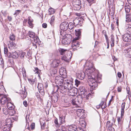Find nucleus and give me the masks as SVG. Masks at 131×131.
<instances>
[{
  "instance_id": "f257e3e1",
  "label": "nucleus",
  "mask_w": 131,
  "mask_h": 131,
  "mask_svg": "<svg viewBox=\"0 0 131 131\" xmlns=\"http://www.w3.org/2000/svg\"><path fill=\"white\" fill-rule=\"evenodd\" d=\"M96 71L93 66L88 68H87L85 71V73L88 76L89 84L92 89L97 86L96 81L99 79L97 75L95 74Z\"/></svg>"
},
{
  "instance_id": "f03ea898",
  "label": "nucleus",
  "mask_w": 131,
  "mask_h": 131,
  "mask_svg": "<svg viewBox=\"0 0 131 131\" xmlns=\"http://www.w3.org/2000/svg\"><path fill=\"white\" fill-rule=\"evenodd\" d=\"M60 32V37L62 40V42L64 45H68L71 42L72 37L71 35L69 34H65V32L62 33V31H61Z\"/></svg>"
},
{
  "instance_id": "7ed1b4c3",
  "label": "nucleus",
  "mask_w": 131,
  "mask_h": 131,
  "mask_svg": "<svg viewBox=\"0 0 131 131\" xmlns=\"http://www.w3.org/2000/svg\"><path fill=\"white\" fill-rule=\"evenodd\" d=\"M73 81V79H72L70 80H67L64 81V86L66 87L68 90V92H69V90H71L70 91L73 90L72 89L73 88L72 85Z\"/></svg>"
},
{
  "instance_id": "20e7f679",
  "label": "nucleus",
  "mask_w": 131,
  "mask_h": 131,
  "mask_svg": "<svg viewBox=\"0 0 131 131\" xmlns=\"http://www.w3.org/2000/svg\"><path fill=\"white\" fill-rule=\"evenodd\" d=\"M63 77L60 75L57 76L55 77V81L57 85L56 86H60L63 84L64 82Z\"/></svg>"
},
{
  "instance_id": "39448f33",
  "label": "nucleus",
  "mask_w": 131,
  "mask_h": 131,
  "mask_svg": "<svg viewBox=\"0 0 131 131\" xmlns=\"http://www.w3.org/2000/svg\"><path fill=\"white\" fill-rule=\"evenodd\" d=\"M54 89L56 90V92H57L58 89H59L60 92L63 94L66 93L67 90L66 87L64 86V85L58 87L55 86L54 87Z\"/></svg>"
},
{
  "instance_id": "423d86ee",
  "label": "nucleus",
  "mask_w": 131,
  "mask_h": 131,
  "mask_svg": "<svg viewBox=\"0 0 131 131\" xmlns=\"http://www.w3.org/2000/svg\"><path fill=\"white\" fill-rule=\"evenodd\" d=\"M54 93L52 94V96L51 97V99L52 102L55 103L57 102L58 100L59 95L58 93L56 92V90L54 89Z\"/></svg>"
},
{
  "instance_id": "0eeeda50",
  "label": "nucleus",
  "mask_w": 131,
  "mask_h": 131,
  "mask_svg": "<svg viewBox=\"0 0 131 131\" xmlns=\"http://www.w3.org/2000/svg\"><path fill=\"white\" fill-rule=\"evenodd\" d=\"M71 52L70 51H68L65 55L62 57L61 58L62 60L67 62L71 59Z\"/></svg>"
},
{
  "instance_id": "6e6552de",
  "label": "nucleus",
  "mask_w": 131,
  "mask_h": 131,
  "mask_svg": "<svg viewBox=\"0 0 131 131\" xmlns=\"http://www.w3.org/2000/svg\"><path fill=\"white\" fill-rule=\"evenodd\" d=\"M69 24L67 22H63L60 25V29L63 30L62 33L65 32L64 31H66L68 29V27Z\"/></svg>"
},
{
  "instance_id": "1a4fd4ad",
  "label": "nucleus",
  "mask_w": 131,
  "mask_h": 131,
  "mask_svg": "<svg viewBox=\"0 0 131 131\" xmlns=\"http://www.w3.org/2000/svg\"><path fill=\"white\" fill-rule=\"evenodd\" d=\"M122 39L124 41L129 42L131 41V35L128 32L126 33L123 36Z\"/></svg>"
},
{
  "instance_id": "9d476101",
  "label": "nucleus",
  "mask_w": 131,
  "mask_h": 131,
  "mask_svg": "<svg viewBox=\"0 0 131 131\" xmlns=\"http://www.w3.org/2000/svg\"><path fill=\"white\" fill-rule=\"evenodd\" d=\"M84 110L83 109H78L76 113L80 118L83 119L85 117V116L84 113Z\"/></svg>"
},
{
  "instance_id": "9b49d317",
  "label": "nucleus",
  "mask_w": 131,
  "mask_h": 131,
  "mask_svg": "<svg viewBox=\"0 0 131 131\" xmlns=\"http://www.w3.org/2000/svg\"><path fill=\"white\" fill-rule=\"evenodd\" d=\"M74 25L75 26L79 25L81 26H82L83 21L82 19L79 18H76L73 21Z\"/></svg>"
},
{
  "instance_id": "f8f14e48",
  "label": "nucleus",
  "mask_w": 131,
  "mask_h": 131,
  "mask_svg": "<svg viewBox=\"0 0 131 131\" xmlns=\"http://www.w3.org/2000/svg\"><path fill=\"white\" fill-rule=\"evenodd\" d=\"M1 104H4L9 102L11 101L10 99L6 96H4L2 97H1Z\"/></svg>"
},
{
  "instance_id": "ddd939ff",
  "label": "nucleus",
  "mask_w": 131,
  "mask_h": 131,
  "mask_svg": "<svg viewBox=\"0 0 131 131\" xmlns=\"http://www.w3.org/2000/svg\"><path fill=\"white\" fill-rule=\"evenodd\" d=\"M78 39V38H74L72 42V47L75 49L76 47H78L79 46V42L77 41V40Z\"/></svg>"
},
{
  "instance_id": "4468645a",
  "label": "nucleus",
  "mask_w": 131,
  "mask_h": 131,
  "mask_svg": "<svg viewBox=\"0 0 131 131\" xmlns=\"http://www.w3.org/2000/svg\"><path fill=\"white\" fill-rule=\"evenodd\" d=\"M60 63V61L58 59H55L53 60L51 64V67L53 68H56L57 67L59 63Z\"/></svg>"
},
{
  "instance_id": "2eb2a0df",
  "label": "nucleus",
  "mask_w": 131,
  "mask_h": 131,
  "mask_svg": "<svg viewBox=\"0 0 131 131\" xmlns=\"http://www.w3.org/2000/svg\"><path fill=\"white\" fill-rule=\"evenodd\" d=\"M124 53L126 57L131 58V48L125 49L124 50Z\"/></svg>"
},
{
  "instance_id": "dca6fc26",
  "label": "nucleus",
  "mask_w": 131,
  "mask_h": 131,
  "mask_svg": "<svg viewBox=\"0 0 131 131\" xmlns=\"http://www.w3.org/2000/svg\"><path fill=\"white\" fill-rule=\"evenodd\" d=\"M59 72L60 75L62 76H63V77H66V73L65 69L63 67H61L59 69Z\"/></svg>"
},
{
  "instance_id": "f3484780",
  "label": "nucleus",
  "mask_w": 131,
  "mask_h": 131,
  "mask_svg": "<svg viewBox=\"0 0 131 131\" xmlns=\"http://www.w3.org/2000/svg\"><path fill=\"white\" fill-rule=\"evenodd\" d=\"M11 127L9 125H5L2 127V131H9Z\"/></svg>"
},
{
  "instance_id": "a211bd4d",
  "label": "nucleus",
  "mask_w": 131,
  "mask_h": 131,
  "mask_svg": "<svg viewBox=\"0 0 131 131\" xmlns=\"http://www.w3.org/2000/svg\"><path fill=\"white\" fill-rule=\"evenodd\" d=\"M68 131H78L79 130L78 128L77 129L75 125H71L69 126L68 129Z\"/></svg>"
},
{
  "instance_id": "6ab92c4d",
  "label": "nucleus",
  "mask_w": 131,
  "mask_h": 131,
  "mask_svg": "<svg viewBox=\"0 0 131 131\" xmlns=\"http://www.w3.org/2000/svg\"><path fill=\"white\" fill-rule=\"evenodd\" d=\"M33 20L31 17H29L28 18V23L29 25V27L32 28L34 26L33 24Z\"/></svg>"
},
{
  "instance_id": "aec40b11",
  "label": "nucleus",
  "mask_w": 131,
  "mask_h": 131,
  "mask_svg": "<svg viewBox=\"0 0 131 131\" xmlns=\"http://www.w3.org/2000/svg\"><path fill=\"white\" fill-rule=\"evenodd\" d=\"M9 48L10 49H15L17 47V45L13 42H10V44L8 45Z\"/></svg>"
},
{
  "instance_id": "412c9836",
  "label": "nucleus",
  "mask_w": 131,
  "mask_h": 131,
  "mask_svg": "<svg viewBox=\"0 0 131 131\" xmlns=\"http://www.w3.org/2000/svg\"><path fill=\"white\" fill-rule=\"evenodd\" d=\"M7 108L10 110H12L14 108L15 106L13 104L10 102H9L7 104Z\"/></svg>"
},
{
  "instance_id": "4be33fe9",
  "label": "nucleus",
  "mask_w": 131,
  "mask_h": 131,
  "mask_svg": "<svg viewBox=\"0 0 131 131\" xmlns=\"http://www.w3.org/2000/svg\"><path fill=\"white\" fill-rule=\"evenodd\" d=\"M85 74H86L84 72H82L80 73H79L78 75V77L80 79L83 80L85 78Z\"/></svg>"
},
{
  "instance_id": "5701e85b",
  "label": "nucleus",
  "mask_w": 131,
  "mask_h": 131,
  "mask_svg": "<svg viewBox=\"0 0 131 131\" xmlns=\"http://www.w3.org/2000/svg\"><path fill=\"white\" fill-rule=\"evenodd\" d=\"M71 103L73 105L77 106L79 104L80 102L77 98H75L72 99Z\"/></svg>"
},
{
  "instance_id": "b1692460",
  "label": "nucleus",
  "mask_w": 131,
  "mask_h": 131,
  "mask_svg": "<svg viewBox=\"0 0 131 131\" xmlns=\"http://www.w3.org/2000/svg\"><path fill=\"white\" fill-rule=\"evenodd\" d=\"M93 66L92 63L89 61H86L85 62V64L84 66V69L86 70V68H88L89 67H91Z\"/></svg>"
},
{
  "instance_id": "393cba45",
  "label": "nucleus",
  "mask_w": 131,
  "mask_h": 131,
  "mask_svg": "<svg viewBox=\"0 0 131 131\" xmlns=\"http://www.w3.org/2000/svg\"><path fill=\"white\" fill-rule=\"evenodd\" d=\"M6 122L7 123L6 125H9V126L12 127L11 123L13 122V121L11 119L10 117L8 118L7 119Z\"/></svg>"
},
{
  "instance_id": "a878e982",
  "label": "nucleus",
  "mask_w": 131,
  "mask_h": 131,
  "mask_svg": "<svg viewBox=\"0 0 131 131\" xmlns=\"http://www.w3.org/2000/svg\"><path fill=\"white\" fill-rule=\"evenodd\" d=\"M65 117V116L63 115H60V116L59 121L60 123H61V125L64 122Z\"/></svg>"
},
{
  "instance_id": "bb28decb",
  "label": "nucleus",
  "mask_w": 131,
  "mask_h": 131,
  "mask_svg": "<svg viewBox=\"0 0 131 131\" xmlns=\"http://www.w3.org/2000/svg\"><path fill=\"white\" fill-rule=\"evenodd\" d=\"M27 36V37L28 36L29 37L33 39L35 37V34L33 32L29 31L28 32Z\"/></svg>"
},
{
  "instance_id": "cd10ccee",
  "label": "nucleus",
  "mask_w": 131,
  "mask_h": 131,
  "mask_svg": "<svg viewBox=\"0 0 131 131\" xmlns=\"http://www.w3.org/2000/svg\"><path fill=\"white\" fill-rule=\"evenodd\" d=\"M125 103H122L121 105V113L122 116H123L124 113V109L125 108Z\"/></svg>"
},
{
  "instance_id": "c85d7f7f",
  "label": "nucleus",
  "mask_w": 131,
  "mask_h": 131,
  "mask_svg": "<svg viewBox=\"0 0 131 131\" xmlns=\"http://www.w3.org/2000/svg\"><path fill=\"white\" fill-rule=\"evenodd\" d=\"M126 27L127 33H128V34L131 35V25H127Z\"/></svg>"
},
{
  "instance_id": "c756f323",
  "label": "nucleus",
  "mask_w": 131,
  "mask_h": 131,
  "mask_svg": "<svg viewBox=\"0 0 131 131\" xmlns=\"http://www.w3.org/2000/svg\"><path fill=\"white\" fill-rule=\"evenodd\" d=\"M60 53L61 55H63L65 53H66L67 51V50L64 49H59Z\"/></svg>"
},
{
  "instance_id": "7c9ffc66",
  "label": "nucleus",
  "mask_w": 131,
  "mask_h": 131,
  "mask_svg": "<svg viewBox=\"0 0 131 131\" xmlns=\"http://www.w3.org/2000/svg\"><path fill=\"white\" fill-rule=\"evenodd\" d=\"M126 20L127 22H130L131 21V16L129 14H126Z\"/></svg>"
},
{
  "instance_id": "2f4dec72",
  "label": "nucleus",
  "mask_w": 131,
  "mask_h": 131,
  "mask_svg": "<svg viewBox=\"0 0 131 131\" xmlns=\"http://www.w3.org/2000/svg\"><path fill=\"white\" fill-rule=\"evenodd\" d=\"M81 94V97L82 98H86L87 96V94H88L87 91H84V92H82L80 93Z\"/></svg>"
},
{
  "instance_id": "473e14b6",
  "label": "nucleus",
  "mask_w": 131,
  "mask_h": 131,
  "mask_svg": "<svg viewBox=\"0 0 131 131\" xmlns=\"http://www.w3.org/2000/svg\"><path fill=\"white\" fill-rule=\"evenodd\" d=\"M54 122L55 124V126L57 127H58L60 126L61 123H60V122L59 123H58L57 118H56L55 119Z\"/></svg>"
},
{
  "instance_id": "72a5a7b5",
  "label": "nucleus",
  "mask_w": 131,
  "mask_h": 131,
  "mask_svg": "<svg viewBox=\"0 0 131 131\" xmlns=\"http://www.w3.org/2000/svg\"><path fill=\"white\" fill-rule=\"evenodd\" d=\"M18 56V53L15 51L12 53V57L13 58H17Z\"/></svg>"
},
{
  "instance_id": "f704fd0d",
  "label": "nucleus",
  "mask_w": 131,
  "mask_h": 131,
  "mask_svg": "<svg viewBox=\"0 0 131 131\" xmlns=\"http://www.w3.org/2000/svg\"><path fill=\"white\" fill-rule=\"evenodd\" d=\"M75 35L76 36H77V38H79V37L80 36L81 34V31L80 30H78L77 31L75 30Z\"/></svg>"
},
{
  "instance_id": "c9c22d12",
  "label": "nucleus",
  "mask_w": 131,
  "mask_h": 131,
  "mask_svg": "<svg viewBox=\"0 0 131 131\" xmlns=\"http://www.w3.org/2000/svg\"><path fill=\"white\" fill-rule=\"evenodd\" d=\"M130 6L129 5L125 6V8L126 12L127 13H128L130 11Z\"/></svg>"
},
{
  "instance_id": "e433bc0d",
  "label": "nucleus",
  "mask_w": 131,
  "mask_h": 131,
  "mask_svg": "<svg viewBox=\"0 0 131 131\" xmlns=\"http://www.w3.org/2000/svg\"><path fill=\"white\" fill-rule=\"evenodd\" d=\"M48 11L49 14V15L54 14L55 12L54 9L52 8H51L49 9Z\"/></svg>"
},
{
  "instance_id": "4c0bfd02",
  "label": "nucleus",
  "mask_w": 131,
  "mask_h": 131,
  "mask_svg": "<svg viewBox=\"0 0 131 131\" xmlns=\"http://www.w3.org/2000/svg\"><path fill=\"white\" fill-rule=\"evenodd\" d=\"M56 131H67V130L65 127L64 126L62 125L60 129L56 130Z\"/></svg>"
},
{
  "instance_id": "58836bf2",
  "label": "nucleus",
  "mask_w": 131,
  "mask_h": 131,
  "mask_svg": "<svg viewBox=\"0 0 131 131\" xmlns=\"http://www.w3.org/2000/svg\"><path fill=\"white\" fill-rule=\"evenodd\" d=\"M104 101H102L101 102L99 105V106L101 107L102 109L105 108L106 107L105 104H104Z\"/></svg>"
},
{
  "instance_id": "ea45409f",
  "label": "nucleus",
  "mask_w": 131,
  "mask_h": 131,
  "mask_svg": "<svg viewBox=\"0 0 131 131\" xmlns=\"http://www.w3.org/2000/svg\"><path fill=\"white\" fill-rule=\"evenodd\" d=\"M10 117L11 119L14 121H17L18 119V116L16 115H12Z\"/></svg>"
},
{
  "instance_id": "a19ab883",
  "label": "nucleus",
  "mask_w": 131,
  "mask_h": 131,
  "mask_svg": "<svg viewBox=\"0 0 131 131\" xmlns=\"http://www.w3.org/2000/svg\"><path fill=\"white\" fill-rule=\"evenodd\" d=\"M73 1L74 2V5L80 6L81 4V2L80 0H73Z\"/></svg>"
},
{
  "instance_id": "79ce46f5",
  "label": "nucleus",
  "mask_w": 131,
  "mask_h": 131,
  "mask_svg": "<svg viewBox=\"0 0 131 131\" xmlns=\"http://www.w3.org/2000/svg\"><path fill=\"white\" fill-rule=\"evenodd\" d=\"M123 116H122L121 115V117H117V120L118 122V125L119 126L120 124H121V121L122 119V117Z\"/></svg>"
},
{
  "instance_id": "37998d69",
  "label": "nucleus",
  "mask_w": 131,
  "mask_h": 131,
  "mask_svg": "<svg viewBox=\"0 0 131 131\" xmlns=\"http://www.w3.org/2000/svg\"><path fill=\"white\" fill-rule=\"evenodd\" d=\"M35 74H39L40 73V71L37 68H35L33 70Z\"/></svg>"
},
{
  "instance_id": "c03bdc74",
  "label": "nucleus",
  "mask_w": 131,
  "mask_h": 131,
  "mask_svg": "<svg viewBox=\"0 0 131 131\" xmlns=\"http://www.w3.org/2000/svg\"><path fill=\"white\" fill-rule=\"evenodd\" d=\"M73 26L72 25L71 23H69V24L68 27V30L69 31L70 30V31H71V30L72 31L73 30L72 29H73Z\"/></svg>"
},
{
  "instance_id": "a18cd8bd",
  "label": "nucleus",
  "mask_w": 131,
  "mask_h": 131,
  "mask_svg": "<svg viewBox=\"0 0 131 131\" xmlns=\"http://www.w3.org/2000/svg\"><path fill=\"white\" fill-rule=\"evenodd\" d=\"M55 17L54 16H52L51 18L50 23L52 25L53 24L55 20Z\"/></svg>"
},
{
  "instance_id": "49530a36",
  "label": "nucleus",
  "mask_w": 131,
  "mask_h": 131,
  "mask_svg": "<svg viewBox=\"0 0 131 131\" xmlns=\"http://www.w3.org/2000/svg\"><path fill=\"white\" fill-rule=\"evenodd\" d=\"M79 90L80 93H81V92H82L87 91V90L85 89V87L83 86H80L79 88Z\"/></svg>"
},
{
  "instance_id": "de8ad7c7",
  "label": "nucleus",
  "mask_w": 131,
  "mask_h": 131,
  "mask_svg": "<svg viewBox=\"0 0 131 131\" xmlns=\"http://www.w3.org/2000/svg\"><path fill=\"white\" fill-rule=\"evenodd\" d=\"M9 110L6 108H4L3 109V112L4 114L6 115H7L9 111Z\"/></svg>"
},
{
  "instance_id": "09e8293b",
  "label": "nucleus",
  "mask_w": 131,
  "mask_h": 131,
  "mask_svg": "<svg viewBox=\"0 0 131 131\" xmlns=\"http://www.w3.org/2000/svg\"><path fill=\"white\" fill-rule=\"evenodd\" d=\"M37 88L38 90L40 89H43V86L42 84L41 83H38L37 86Z\"/></svg>"
},
{
  "instance_id": "8fccbe9b",
  "label": "nucleus",
  "mask_w": 131,
  "mask_h": 131,
  "mask_svg": "<svg viewBox=\"0 0 131 131\" xmlns=\"http://www.w3.org/2000/svg\"><path fill=\"white\" fill-rule=\"evenodd\" d=\"M20 93L21 94V97H22L23 99H25L24 97V93H25V92L23 90H21L20 91Z\"/></svg>"
},
{
  "instance_id": "3c124183",
  "label": "nucleus",
  "mask_w": 131,
  "mask_h": 131,
  "mask_svg": "<svg viewBox=\"0 0 131 131\" xmlns=\"http://www.w3.org/2000/svg\"><path fill=\"white\" fill-rule=\"evenodd\" d=\"M75 85L77 87L78 86L80 85V82L77 79H75Z\"/></svg>"
},
{
  "instance_id": "603ef678",
  "label": "nucleus",
  "mask_w": 131,
  "mask_h": 131,
  "mask_svg": "<svg viewBox=\"0 0 131 131\" xmlns=\"http://www.w3.org/2000/svg\"><path fill=\"white\" fill-rule=\"evenodd\" d=\"M9 38L10 40L13 41L15 39V36L13 34H12L10 36Z\"/></svg>"
},
{
  "instance_id": "864d4df0",
  "label": "nucleus",
  "mask_w": 131,
  "mask_h": 131,
  "mask_svg": "<svg viewBox=\"0 0 131 131\" xmlns=\"http://www.w3.org/2000/svg\"><path fill=\"white\" fill-rule=\"evenodd\" d=\"M39 91L40 93L42 95H43L45 94V93L43 89L39 90Z\"/></svg>"
},
{
  "instance_id": "5fc2aeb1",
  "label": "nucleus",
  "mask_w": 131,
  "mask_h": 131,
  "mask_svg": "<svg viewBox=\"0 0 131 131\" xmlns=\"http://www.w3.org/2000/svg\"><path fill=\"white\" fill-rule=\"evenodd\" d=\"M34 39V42L35 43H38L39 40L38 37L35 36V37Z\"/></svg>"
},
{
  "instance_id": "6e6d98bb",
  "label": "nucleus",
  "mask_w": 131,
  "mask_h": 131,
  "mask_svg": "<svg viewBox=\"0 0 131 131\" xmlns=\"http://www.w3.org/2000/svg\"><path fill=\"white\" fill-rule=\"evenodd\" d=\"M28 81H29V82L31 84H33L35 82V80L33 79H28Z\"/></svg>"
},
{
  "instance_id": "4d7b16f0",
  "label": "nucleus",
  "mask_w": 131,
  "mask_h": 131,
  "mask_svg": "<svg viewBox=\"0 0 131 131\" xmlns=\"http://www.w3.org/2000/svg\"><path fill=\"white\" fill-rule=\"evenodd\" d=\"M4 53L6 55H7V53L8 51V49L6 47L4 48Z\"/></svg>"
},
{
  "instance_id": "13d9d810",
  "label": "nucleus",
  "mask_w": 131,
  "mask_h": 131,
  "mask_svg": "<svg viewBox=\"0 0 131 131\" xmlns=\"http://www.w3.org/2000/svg\"><path fill=\"white\" fill-rule=\"evenodd\" d=\"M30 127L31 129H33L35 127V123H32L31 124V125L30 126Z\"/></svg>"
},
{
  "instance_id": "bf43d9fd",
  "label": "nucleus",
  "mask_w": 131,
  "mask_h": 131,
  "mask_svg": "<svg viewBox=\"0 0 131 131\" xmlns=\"http://www.w3.org/2000/svg\"><path fill=\"white\" fill-rule=\"evenodd\" d=\"M72 89L73 90H72V91H70L71 90H69V92L70 93H71V95H74V94H72V93H75V90H74V88H72Z\"/></svg>"
},
{
  "instance_id": "052dcab7",
  "label": "nucleus",
  "mask_w": 131,
  "mask_h": 131,
  "mask_svg": "<svg viewBox=\"0 0 131 131\" xmlns=\"http://www.w3.org/2000/svg\"><path fill=\"white\" fill-rule=\"evenodd\" d=\"M21 10H17L15 11V12L14 14V15H17L20 12Z\"/></svg>"
},
{
  "instance_id": "680f3d73",
  "label": "nucleus",
  "mask_w": 131,
  "mask_h": 131,
  "mask_svg": "<svg viewBox=\"0 0 131 131\" xmlns=\"http://www.w3.org/2000/svg\"><path fill=\"white\" fill-rule=\"evenodd\" d=\"M112 11L111 10V9H110V10L109 13L110 15H112L114 14V12L113 10V8H112Z\"/></svg>"
},
{
  "instance_id": "e2e57ef3",
  "label": "nucleus",
  "mask_w": 131,
  "mask_h": 131,
  "mask_svg": "<svg viewBox=\"0 0 131 131\" xmlns=\"http://www.w3.org/2000/svg\"><path fill=\"white\" fill-rule=\"evenodd\" d=\"M108 128L110 131H114V128L112 127L108 126Z\"/></svg>"
},
{
  "instance_id": "0e129e2a",
  "label": "nucleus",
  "mask_w": 131,
  "mask_h": 131,
  "mask_svg": "<svg viewBox=\"0 0 131 131\" xmlns=\"http://www.w3.org/2000/svg\"><path fill=\"white\" fill-rule=\"evenodd\" d=\"M114 39L113 38V35L111 36V42H112L113 43V46L114 45Z\"/></svg>"
},
{
  "instance_id": "69168bd1",
  "label": "nucleus",
  "mask_w": 131,
  "mask_h": 131,
  "mask_svg": "<svg viewBox=\"0 0 131 131\" xmlns=\"http://www.w3.org/2000/svg\"><path fill=\"white\" fill-rule=\"evenodd\" d=\"M91 97V94L89 93L87 94V96L86 97L87 99H88L90 97Z\"/></svg>"
},
{
  "instance_id": "338daca9",
  "label": "nucleus",
  "mask_w": 131,
  "mask_h": 131,
  "mask_svg": "<svg viewBox=\"0 0 131 131\" xmlns=\"http://www.w3.org/2000/svg\"><path fill=\"white\" fill-rule=\"evenodd\" d=\"M113 96H112L111 97V100L109 101V103L108 104V106H109L111 104V102L112 101H113Z\"/></svg>"
},
{
  "instance_id": "774afa93",
  "label": "nucleus",
  "mask_w": 131,
  "mask_h": 131,
  "mask_svg": "<svg viewBox=\"0 0 131 131\" xmlns=\"http://www.w3.org/2000/svg\"><path fill=\"white\" fill-rule=\"evenodd\" d=\"M47 25L45 23H43L42 24V26L43 27L46 28H47Z\"/></svg>"
}]
</instances>
